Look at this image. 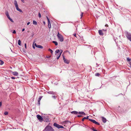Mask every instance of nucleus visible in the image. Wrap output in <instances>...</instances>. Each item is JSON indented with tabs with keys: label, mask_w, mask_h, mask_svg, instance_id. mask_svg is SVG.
I'll list each match as a JSON object with an SVG mask.
<instances>
[{
	"label": "nucleus",
	"mask_w": 131,
	"mask_h": 131,
	"mask_svg": "<svg viewBox=\"0 0 131 131\" xmlns=\"http://www.w3.org/2000/svg\"><path fill=\"white\" fill-rule=\"evenodd\" d=\"M43 131H54V130L51 126L48 125Z\"/></svg>",
	"instance_id": "obj_1"
},
{
	"label": "nucleus",
	"mask_w": 131,
	"mask_h": 131,
	"mask_svg": "<svg viewBox=\"0 0 131 131\" xmlns=\"http://www.w3.org/2000/svg\"><path fill=\"white\" fill-rule=\"evenodd\" d=\"M14 4L16 9L20 12H22V10L19 8L18 4L16 0L14 1Z\"/></svg>",
	"instance_id": "obj_2"
},
{
	"label": "nucleus",
	"mask_w": 131,
	"mask_h": 131,
	"mask_svg": "<svg viewBox=\"0 0 131 131\" xmlns=\"http://www.w3.org/2000/svg\"><path fill=\"white\" fill-rule=\"evenodd\" d=\"M125 35L127 39L131 41V34L128 32H126V33Z\"/></svg>",
	"instance_id": "obj_3"
},
{
	"label": "nucleus",
	"mask_w": 131,
	"mask_h": 131,
	"mask_svg": "<svg viewBox=\"0 0 131 131\" xmlns=\"http://www.w3.org/2000/svg\"><path fill=\"white\" fill-rule=\"evenodd\" d=\"M57 36L60 41L61 42H62L63 41V38L62 36L58 32L57 34Z\"/></svg>",
	"instance_id": "obj_4"
},
{
	"label": "nucleus",
	"mask_w": 131,
	"mask_h": 131,
	"mask_svg": "<svg viewBox=\"0 0 131 131\" xmlns=\"http://www.w3.org/2000/svg\"><path fill=\"white\" fill-rule=\"evenodd\" d=\"M53 125L58 128H63L64 127L56 123H54Z\"/></svg>",
	"instance_id": "obj_5"
},
{
	"label": "nucleus",
	"mask_w": 131,
	"mask_h": 131,
	"mask_svg": "<svg viewBox=\"0 0 131 131\" xmlns=\"http://www.w3.org/2000/svg\"><path fill=\"white\" fill-rule=\"evenodd\" d=\"M89 121H91V122H92V123H94V124H95L97 125H100V124L99 123L96 122L94 120H93V119H89Z\"/></svg>",
	"instance_id": "obj_6"
},
{
	"label": "nucleus",
	"mask_w": 131,
	"mask_h": 131,
	"mask_svg": "<svg viewBox=\"0 0 131 131\" xmlns=\"http://www.w3.org/2000/svg\"><path fill=\"white\" fill-rule=\"evenodd\" d=\"M38 119L40 122H42L43 120V118L39 115H37Z\"/></svg>",
	"instance_id": "obj_7"
},
{
	"label": "nucleus",
	"mask_w": 131,
	"mask_h": 131,
	"mask_svg": "<svg viewBox=\"0 0 131 131\" xmlns=\"http://www.w3.org/2000/svg\"><path fill=\"white\" fill-rule=\"evenodd\" d=\"M63 59L64 61V63H67L69 64L70 62L69 61L67 60V59H66L64 57V56H63Z\"/></svg>",
	"instance_id": "obj_8"
},
{
	"label": "nucleus",
	"mask_w": 131,
	"mask_h": 131,
	"mask_svg": "<svg viewBox=\"0 0 131 131\" xmlns=\"http://www.w3.org/2000/svg\"><path fill=\"white\" fill-rule=\"evenodd\" d=\"M43 119L46 122L49 121L48 116L47 115H45L43 117Z\"/></svg>",
	"instance_id": "obj_9"
},
{
	"label": "nucleus",
	"mask_w": 131,
	"mask_h": 131,
	"mask_svg": "<svg viewBox=\"0 0 131 131\" xmlns=\"http://www.w3.org/2000/svg\"><path fill=\"white\" fill-rule=\"evenodd\" d=\"M47 93L48 94H57L55 92H54L53 91H48L47 92Z\"/></svg>",
	"instance_id": "obj_10"
},
{
	"label": "nucleus",
	"mask_w": 131,
	"mask_h": 131,
	"mask_svg": "<svg viewBox=\"0 0 131 131\" xmlns=\"http://www.w3.org/2000/svg\"><path fill=\"white\" fill-rule=\"evenodd\" d=\"M78 114L81 115H86L85 113L83 112H78Z\"/></svg>",
	"instance_id": "obj_11"
},
{
	"label": "nucleus",
	"mask_w": 131,
	"mask_h": 131,
	"mask_svg": "<svg viewBox=\"0 0 131 131\" xmlns=\"http://www.w3.org/2000/svg\"><path fill=\"white\" fill-rule=\"evenodd\" d=\"M100 35L103 36V34L102 32V30H99L98 31Z\"/></svg>",
	"instance_id": "obj_12"
},
{
	"label": "nucleus",
	"mask_w": 131,
	"mask_h": 131,
	"mask_svg": "<svg viewBox=\"0 0 131 131\" xmlns=\"http://www.w3.org/2000/svg\"><path fill=\"white\" fill-rule=\"evenodd\" d=\"M78 112L75 111H73L71 112V114H78Z\"/></svg>",
	"instance_id": "obj_13"
},
{
	"label": "nucleus",
	"mask_w": 131,
	"mask_h": 131,
	"mask_svg": "<svg viewBox=\"0 0 131 131\" xmlns=\"http://www.w3.org/2000/svg\"><path fill=\"white\" fill-rule=\"evenodd\" d=\"M102 121L104 123H105L106 122V119L103 117H102Z\"/></svg>",
	"instance_id": "obj_14"
},
{
	"label": "nucleus",
	"mask_w": 131,
	"mask_h": 131,
	"mask_svg": "<svg viewBox=\"0 0 131 131\" xmlns=\"http://www.w3.org/2000/svg\"><path fill=\"white\" fill-rule=\"evenodd\" d=\"M48 27L50 29L51 28V25L50 21L48 22Z\"/></svg>",
	"instance_id": "obj_15"
},
{
	"label": "nucleus",
	"mask_w": 131,
	"mask_h": 131,
	"mask_svg": "<svg viewBox=\"0 0 131 131\" xmlns=\"http://www.w3.org/2000/svg\"><path fill=\"white\" fill-rule=\"evenodd\" d=\"M13 74L17 76L18 74V73L17 72H13Z\"/></svg>",
	"instance_id": "obj_16"
},
{
	"label": "nucleus",
	"mask_w": 131,
	"mask_h": 131,
	"mask_svg": "<svg viewBox=\"0 0 131 131\" xmlns=\"http://www.w3.org/2000/svg\"><path fill=\"white\" fill-rule=\"evenodd\" d=\"M36 47L40 49H42L43 48V47L42 46L39 45H37Z\"/></svg>",
	"instance_id": "obj_17"
},
{
	"label": "nucleus",
	"mask_w": 131,
	"mask_h": 131,
	"mask_svg": "<svg viewBox=\"0 0 131 131\" xmlns=\"http://www.w3.org/2000/svg\"><path fill=\"white\" fill-rule=\"evenodd\" d=\"M89 116H87L86 117H84L82 119V121H83L85 119H89L88 117Z\"/></svg>",
	"instance_id": "obj_18"
},
{
	"label": "nucleus",
	"mask_w": 131,
	"mask_h": 131,
	"mask_svg": "<svg viewBox=\"0 0 131 131\" xmlns=\"http://www.w3.org/2000/svg\"><path fill=\"white\" fill-rule=\"evenodd\" d=\"M33 24L36 25H37V21L35 20L33 21Z\"/></svg>",
	"instance_id": "obj_19"
},
{
	"label": "nucleus",
	"mask_w": 131,
	"mask_h": 131,
	"mask_svg": "<svg viewBox=\"0 0 131 131\" xmlns=\"http://www.w3.org/2000/svg\"><path fill=\"white\" fill-rule=\"evenodd\" d=\"M52 42L54 43L56 46L58 45V43L57 41H52Z\"/></svg>",
	"instance_id": "obj_20"
},
{
	"label": "nucleus",
	"mask_w": 131,
	"mask_h": 131,
	"mask_svg": "<svg viewBox=\"0 0 131 131\" xmlns=\"http://www.w3.org/2000/svg\"><path fill=\"white\" fill-rule=\"evenodd\" d=\"M18 45L19 46L21 45V41L20 40H18Z\"/></svg>",
	"instance_id": "obj_21"
},
{
	"label": "nucleus",
	"mask_w": 131,
	"mask_h": 131,
	"mask_svg": "<svg viewBox=\"0 0 131 131\" xmlns=\"http://www.w3.org/2000/svg\"><path fill=\"white\" fill-rule=\"evenodd\" d=\"M42 96H40L39 98L38 99V101H40V100L41 99Z\"/></svg>",
	"instance_id": "obj_22"
},
{
	"label": "nucleus",
	"mask_w": 131,
	"mask_h": 131,
	"mask_svg": "<svg viewBox=\"0 0 131 131\" xmlns=\"http://www.w3.org/2000/svg\"><path fill=\"white\" fill-rule=\"evenodd\" d=\"M100 75V74L99 73H96L95 74V75L96 76L99 77Z\"/></svg>",
	"instance_id": "obj_23"
},
{
	"label": "nucleus",
	"mask_w": 131,
	"mask_h": 131,
	"mask_svg": "<svg viewBox=\"0 0 131 131\" xmlns=\"http://www.w3.org/2000/svg\"><path fill=\"white\" fill-rule=\"evenodd\" d=\"M0 61H1L0 64L1 65L3 64L4 63V62L1 60H0Z\"/></svg>",
	"instance_id": "obj_24"
},
{
	"label": "nucleus",
	"mask_w": 131,
	"mask_h": 131,
	"mask_svg": "<svg viewBox=\"0 0 131 131\" xmlns=\"http://www.w3.org/2000/svg\"><path fill=\"white\" fill-rule=\"evenodd\" d=\"M127 60L128 61L130 62V61L131 60V59L129 58H127Z\"/></svg>",
	"instance_id": "obj_25"
},
{
	"label": "nucleus",
	"mask_w": 131,
	"mask_h": 131,
	"mask_svg": "<svg viewBox=\"0 0 131 131\" xmlns=\"http://www.w3.org/2000/svg\"><path fill=\"white\" fill-rule=\"evenodd\" d=\"M48 50L49 51H50L51 53H52L53 51L51 49H49Z\"/></svg>",
	"instance_id": "obj_26"
},
{
	"label": "nucleus",
	"mask_w": 131,
	"mask_h": 131,
	"mask_svg": "<svg viewBox=\"0 0 131 131\" xmlns=\"http://www.w3.org/2000/svg\"><path fill=\"white\" fill-rule=\"evenodd\" d=\"M5 15L6 16L9 15L8 12V11H6L5 12Z\"/></svg>",
	"instance_id": "obj_27"
},
{
	"label": "nucleus",
	"mask_w": 131,
	"mask_h": 131,
	"mask_svg": "<svg viewBox=\"0 0 131 131\" xmlns=\"http://www.w3.org/2000/svg\"><path fill=\"white\" fill-rule=\"evenodd\" d=\"M59 52V49H57L56 50L55 52L57 53H58Z\"/></svg>",
	"instance_id": "obj_28"
},
{
	"label": "nucleus",
	"mask_w": 131,
	"mask_h": 131,
	"mask_svg": "<svg viewBox=\"0 0 131 131\" xmlns=\"http://www.w3.org/2000/svg\"><path fill=\"white\" fill-rule=\"evenodd\" d=\"M9 20H10L12 22H13V23L14 22V21H13V19H11L10 18H9V19H8Z\"/></svg>",
	"instance_id": "obj_29"
},
{
	"label": "nucleus",
	"mask_w": 131,
	"mask_h": 131,
	"mask_svg": "<svg viewBox=\"0 0 131 131\" xmlns=\"http://www.w3.org/2000/svg\"><path fill=\"white\" fill-rule=\"evenodd\" d=\"M62 52H63L62 50H59V52H60L59 54H61V55Z\"/></svg>",
	"instance_id": "obj_30"
},
{
	"label": "nucleus",
	"mask_w": 131,
	"mask_h": 131,
	"mask_svg": "<svg viewBox=\"0 0 131 131\" xmlns=\"http://www.w3.org/2000/svg\"><path fill=\"white\" fill-rule=\"evenodd\" d=\"M8 114V112L6 111L4 113V114L5 115H7Z\"/></svg>",
	"instance_id": "obj_31"
},
{
	"label": "nucleus",
	"mask_w": 131,
	"mask_h": 131,
	"mask_svg": "<svg viewBox=\"0 0 131 131\" xmlns=\"http://www.w3.org/2000/svg\"><path fill=\"white\" fill-rule=\"evenodd\" d=\"M38 16H39V17L40 18H41V14L40 13H38Z\"/></svg>",
	"instance_id": "obj_32"
},
{
	"label": "nucleus",
	"mask_w": 131,
	"mask_h": 131,
	"mask_svg": "<svg viewBox=\"0 0 131 131\" xmlns=\"http://www.w3.org/2000/svg\"><path fill=\"white\" fill-rule=\"evenodd\" d=\"M60 56H61V54H59V56L57 57V59H59V58H60Z\"/></svg>",
	"instance_id": "obj_33"
},
{
	"label": "nucleus",
	"mask_w": 131,
	"mask_h": 131,
	"mask_svg": "<svg viewBox=\"0 0 131 131\" xmlns=\"http://www.w3.org/2000/svg\"><path fill=\"white\" fill-rule=\"evenodd\" d=\"M46 18L47 19L48 22H49V21H50L49 20V18H48V17L47 16H46Z\"/></svg>",
	"instance_id": "obj_34"
},
{
	"label": "nucleus",
	"mask_w": 131,
	"mask_h": 131,
	"mask_svg": "<svg viewBox=\"0 0 131 131\" xmlns=\"http://www.w3.org/2000/svg\"><path fill=\"white\" fill-rule=\"evenodd\" d=\"M52 98H54V99H56V97L55 96L53 95L52 96Z\"/></svg>",
	"instance_id": "obj_35"
},
{
	"label": "nucleus",
	"mask_w": 131,
	"mask_h": 131,
	"mask_svg": "<svg viewBox=\"0 0 131 131\" xmlns=\"http://www.w3.org/2000/svg\"><path fill=\"white\" fill-rule=\"evenodd\" d=\"M13 34H16V31L15 30H13Z\"/></svg>",
	"instance_id": "obj_36"
},
{
	"label": "nucleus",
	"mask_w": 131,
	"mask_h": 131,
	"mask_svg": "<svg viewBox=\"0 0 131 131\" xmlns=\"http://www.w3.org/2000/svg\"><path fill=\"white\" fill-rule=\"evenodd\" d=\"M81 18H82L83 16V13H81Z\"/></svg>",
	"instance_id": "obj_37"
},
{
	"label": "nucleus",
	"mask_w": 131,
	"mask_h": 131,
	"mask_svg": "<svg viewBox=\"0 0 131 131\" xmlns=\"http://www.w3.org/2000/svg\"><path fill=\"white\" fill-rule=\"evenodd\" d=\"M11 78L13 79H15V78L14 77H11Z\"/></svg>",
	"instance_id": "obj_38"
},
{
	"label": "nucleus",
	"mask_w": 131,
	"mask_h": 131,
	"mask_svg": "<svg viewBox=\"0 0 131 131\" xmlns=\"http://www.w3.org/2000/svg\"><path fill=\"white\" fill-rule=\"evenodd\" d=\"M6 16L8 18V19H9V18H10L9 15H7Z\"/></svg>",
	"instance_id": "obj_39"
},
{
	"label": "nucleus",
	"mask_w": 131,
	"mask_h": 131,
	"mask_svg": "<svg viewBox=\"0 0 131 131\" xmlns=\"http://www.w3.org/2000/svg\"><path fill=\"white\" fill-rule=\"evenodd\" d=\"M6 16L8 18V19H9V18H10L9 15H7Z\"/></svg>",
	"instance_id": "obj_40"
},
{
	"label": "nucleus",
	"mask_w": 131,
	"mask_h": 131,
	"mask_svg": "<svg viewBox=\"0 0 131 131\" xmlns=\"http://www.w3.org/2000/svg\"><path fill=\"white\" fill-rule=\"evenodd\" d=\"M92 129L93 131H95V130H96V129H95L94 127H92Z\"/></svg>",
	"instance_id": "obj_41"
},
{
	"label": "nucleus",
	"mask_w": 131,
	"mask_h": 131,
	"mask_svg": "<svg viewBox=\"0 0 131 131\" xmlns=\"http://www.w3.org/2000/svg\"><path fill=\"white\" fill-rule=\"evenodd\" d=\"M77 116L78 117H82V116L81 115H78Z\"/></svg>",
	"instance_id": "obj_42"
},
{
	"label": "nucleus",
	"mask_w": 131,
	"mask_h": 131,
	"mask_svg": "<svg viewBox=\"0 0 131 131\" xmlns=\"http://www.w3.org/2000/svg\"><path fill=\"white\" fill-rule=\"evenodd\" d=\"M129 64L130 65V67L131 68V62H130L129 63Z\"/></svg>",
	"instance_id": "obj_43"
},
{
	"label": "nucleus",
	"mask_w": 131,
	"mask_h": 131,
	"mask_svg": "<svg viewBox=\"0 0 131 131\" xmlns=\"http://www.w3.org/2000/svg\"><path fill=\"white\" fill-rule=\"evenodd\" d=\"M25 48H26V43L25 44Z\"/></svg>",
	"instance_id": "obj_44"
},
{
	"label": "nucleus",
	"mask_w": 131,
	"mask_h": 131,
	"mask_svg": "<svg viewBox=\"0 0 131 131\" xmlns=\"http://www.w3.org/2000/svg\"><path fill=\"white\" fill-rule=\"evenodd\" d=\"M2 105V103L1 102H0V107Z\"/></svg>",
	"instance_id": "obj_45"
},
{
	"label": "nucleus",
	"mask_w": 131,
	"mask_h": 131,
	"mask_svg": "<svg viewBox=\"0 0 131 131\" xmlns=\"http://www.w3.org/2000/svg\"><path fill=\"white\" fill-rule=\"evenodd\" d=\"M73 35L75 37H77L76 36V34H73Z\"/></svg>",
	"instance_id": "obj_46"
},
{
	"label": "nucleus",
	"mask_w": 131,
	"mask_h": 131,
	"mask_svg": "<svg viewBox=\"0 0 131 131\" xmlns=\"http://www.w3.org/2000/svg\"><path fill=\"white\" fill-rule=\"evenodd\" d=\"M38 101V104L39 105H40V101H39H39Z\"/></svg>",
	"instance_id": "obj_47"
},
{
	"label": "nucleus",
	"mask_w": 131,
	"mask_h": 131,
	"mask_svg": "<svg viewBox=\"0 0 131 131\" xmlns=\"http://www.w3.org/2000/svg\"><path fill=\"white\" fill-rule=\"evenodd\" d=\"M30 24V22H28L27 23V25H28L29 24Z\"/></svg>",
	"instance_id": "obj_48"
},
{
	"label": "nucleus",
	"mask_w": 131,
	"mask_h": 131,
	"mask_svg": "<svg viewBox=\"0 0 131 131\" xmlns=\"http://www.w3.org/2000/svg\"><path fill=\"white\" fill-rule=\"evenodd\" d=\"M43 23L44 24V25H45L46 24V23H45V22L44 21H43Z\"/></svg>",
	"instance_id": "obj_49"
},
{
	"label": "nucleus",
	"mask_w": 131,
	"mask_h": 131,
	"mask_svg": "<svg viewBox=\"0 0 131 131\" xmlns=\"http://www.w3.org/2000/svg\"><path fill=\"white\" fill-rule=\"evenodd\" d=\"M25 29L24 28H23L22 30V31H24L25 30Z\"/></svg>",
	"instance_id": "obj_50"
},
{
	"label": "nucleus",
	"mask_w": 131,
	"mask_h": 131,
	"mask_svg": "<svg viewBox=\"0 0 131 131\" xmlns=\"http://www.w3.org/2000/svg\"><path fill=\"white\" fill-rule=\"evenodd\" d=\"M32 47H33V48H34V49H35V46H33V45L32 46Z\"/></svg>",
	"instance_id": "obj_51"
},
{
	"label": "nucleus",
	"mask_w": 131,
	"mask_h": 131,
	"mask_svg": "<svg viewBox=\"0 0 131 131\" xmlns=\"http://www.w3.org/2000/svg\"><path fill=\"white\" fill-rule=\"evenodd\" d=\"M37 45L36 44V43H35V47H36L37 46Z\"/></svg>",
	"instance_id": "obj_52"
},
{
	"label": "nucleus",
	"mask_w": 131,
	"mask_h": 131,
	"mask_svg": "<svg viewBox=\"0 0 131 131\" xmlns=\"http://www.w3.org/2000/svg\"><path fill=\"white\" fill-rule=\"evenodd\" d=\"M105 26H108V25H107V24H106V25H105Z\"/></svg>",
	"instance_id": "obj_53"
},
{
	"label": "nucleus",
	"mask_w": 131,
	"mask_h": 131,
	"mask_svg": "<svg viewBox=\"0 0 131 131\" xmlns=\"http://www.w3.org/2000/svg\"><path fill=\"white\" fill-rule=\"evenodd\" d=\"M23 51L24 52H25V51L24 50H23Z\"/></svg>",
	"instance_id": "obj_54"
},
{
	"label": "nucleus",
	"mask_w": 131,
	"mask_h": 131,
	"mask_svg": "<svg viewBox=\"0 0 131 131\" xmlns=\"http://www.w3.org/2000/svg\"><path fill=\"white\" fill-rule=\"evenodd\" d=\"M22 2H23L24 0H21Z\"/></svg>",
	"instance_id": "obj_55"
},
{
	"label": "nucleus",
	"mask_w": 131,
	"mask_h": 131,
	"mask_svg": "<svg viewBox=\"0 0 131 131\" xmlns=\"http://www.w3.org/2000/svg\"><path fill=\"white\" fill-rule=\"evenodd\" d=\"M33 35H34V34H33L32 35V37H33Z\"/></svg>",
	"instance_id": "obj_56"
},
{
	"label": "nucleus",
	"mask_w": 131,
	"mask_h": 131,
	"mask_svg": "<svg viewBox=\"0 0 131 131\" xmlns=\"http://www.w3.org/2000/svg\"><path fill=\"white\" fill-rule=\"evenodd\" d=\"M95 131H98L97 130H95Z\"/></svg>",
	"instance_id": "obj_57"
},
{
	"label": "nucleus",
	"mask_w": 131,
	"mask_h": 131,
	"mask_svg": "<svg viewBox=\"0 0 131 131\" xmlns=\"http://www.w3.org/2000/svg\"><path fill=\"white\" fill-rule=\"evenodd\" d=\"M96 18H98V17H97L96 16Z\"/></svg>",
	"instance_id": "obj_58"
},
{
	"label": "nucleus",
	"mask_w": 131,
	"mask_h": 131,
	"mask_svg": "<svg viewBox=\"0 0 131 131\" xmlns=\"http://www.w3.org/2000/svg\"><path fill=\"white\" fill-rule=\"evenodd\" d=\"M17 78H19V77H17Z\"/></svg>",
	"instance_id": "obj_59"
}]
</instances>
